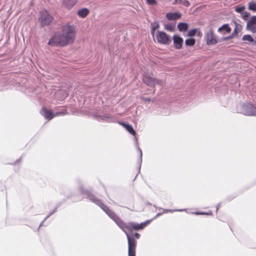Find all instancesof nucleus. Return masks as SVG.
I'll list each match as a JSON object with an SVG mask.
<instances>
[{
	"label": "nucleus",
	"mask_w": 256,
	"mask_h": 256,
	"mask_svg": "<svg viewBox=\"0 0 256 256\" xmlns=\"http://www.w3.org/2000/svg\"><path fill=\"white\" fill-rule=\"evenodd\" d=\"M151 221V220H146L140 224L135 222H125L123 221L120 228L126 234L128 245V256H136V242L133 236H130L126 231H132V230H138L143 229Z\"/></svg>",
	"instance_id": "nucleus-1"
},
{
	"label": "nucleus",
	"mask_w": 256,
	"mask_h": 256,
	"mask_svg": "<svg viewBox=\"0 0 256 256\" xmlns=\"http://www.w3.org/2000/svg\"><path fill=\"white\" fill-rule=\"evenodd\" d=\"M74 32L70 26H64L62 33L55 34L49 40L48 44L52 46H64L72 43L74 38Z\"/></svg>",
	"instance_id": "nucleus-2"
},
{
	"label": "nucleus",
	"mask_w": 256,
	"mask_h": 256,
	"mask_svg": "<svg viewBox=\"0 0 256 256\" xmlns=\"http://www.w3.org/2000/svg\"><path fill=\"white\" fill-rule=\"evenodd\" d=\"M74 32L70 26H64L62 33L55 34L49 40L48 44L52 46H64L72 43L74 38Z\"/></svg>",
	"instance_id": "nucleus-3"
},
{
	"label": "nucleus",
	"mask_w": 256,
	"mask_h": 256,
	"mask_svg": "<svg viewBox=\"0 0 256 256\" xmlns=\"http://www.w3.org/2000/svg\"><path fill=\"white\" fill-rule=\"evenodd\" d=\"M86 195L90 200L98 206L116 223L118 227L120 228L123 220L120 218L114 212L102 204L100 200L98 199L94 196L88 192H86Z\"/></svg>",
	"instance_id": "nucleus-4"
},
{
	"label": "nucleus",
	"mask_w": 256,
	"mask_h": 256,
	"mask_svg": "<svg viewBox=\"0 0 256 256\" xmlns=\"http://www.w3.org/2000/svg\"><path fill=\"white\" fill-rule=\"evenodd\" d=\"M154 40H156L157 42L162 44H168L170 42V38L166 32L157 30L154 34Z\"/></svg>",
	"instance_id": "nucleus-5"
},
{
	"label": "nucleus",
	"mask_w": 256,
	"mask_h": 256,
	"mask_svg": "<svg viewBox=\"0 0 256 256\" xmlns=\"http://www.w3.org/2000/svg\"><path fill=\"white\" fill-rule=\"evenodd\" d=\"M40 114L46 119L50 120L54 116L65 115L66 114V112L65 111H62L54 113L51 110H48L46 108H44L40 110Z\"/></svg>",
	"instance_id": "nucleus-6"
},
{
	"label": "nucleus",
	"mask_w": 256,
	"mask_h": 256,
	"mask_svg": "<svg viewBox=\"0 0 256 256\" xmlns=\"http://www.w3.org/2000/svg\"><path fill=\"white\" fill-rule=\"evenodd\" d=\"M240 112L247 116H256V106H254L250 104H244Z\"/></svg>",
	"instance_id": "nucleus-7"
},
{
	"label": "nucleus",
	"mask_w": 256,
	"mask_h": 256,
	"mask_svg": "<svg viewBox=\"0 0 256 256\" xmlns=\"http://www.w3.org/2000/svg\"><path fill=\"white\" fill-rule=\"evenodd\" d=\"M40 21L42 26H48L52 20V17L46 10L40 12Z\"/></svg>",
	"instance_id": "nucleus-8"
},
{
	"label": "nucleus",
	"mask_w": 256,
	"mask_h": 256,
	"mask_svg": "<svg viewBox=\"0 0 256 256\" xmlns=\"http://www.w3.org/2000/svg\"><path fill=\"white\" fill-rule=\"evenodd\" d=\"M143 80L147 85L150 86H155L156 85H162L163 83L162 80L155 79L152 76L145 75L144 76Z\"/></svg>",
	"instance_id": "nucleus-9"
},
{
	"label": "nucleus",
	"mask_w": 256,
	"mask_h": 256,
	"mask_svg": "<svg viewBox=\"0 0 256 256\" xmlns=\"http://www.w3.org/2000/svg\"><path fill=\"white\" fill-rule=\"evenodd\" d=\"M206 39L208 45L216 44L218 42L214 34L212 28H210L206 34Z\"/></svg>",
	"instance_id": "nucleus-10"
},
{
	"label": "nucleus",
	"mask_w": 256,
	"mask_h": 256,
	"mask_svg": "<svg viewBox=\"0 0 256 256\" xmlns=\"http://www.w3.org/2000/svg\"><path fill=\"white\" fill-rule=\"evenodd\" d=\"M256 16H252L248 22L246 29L253 33L256 32Z\"/></svg>",
	"instance_id": "nucleus-11"
},
{
	"label": "nucleus",
	"mask_w": 256,
	"mask_h": 256,
	"mask_svg": "<svg viewBox=\"0 0 256 256\" xmlns=\"http://www.w3.org/2000/svg\"><path fill=\"white\" fill-rule=\"evenodd\" d=\"M174 44L176 49H180L182 47L183 39L178 36L175 35L173 36Z\"/></svg>",
	"instance_id": "nucleus-12"
},
{
	"label": "nucleus",
	"mask_w": 256,
	"mask_h": 256,
	"mask_svg": "<svg viewBox=\"0 0 256 256\" xmlns=\"http://www.w3.org/2000/svg\"><path fill=\"white\" fill-rule=\"evenodd\" d=\"M77 2V0H62V6L67 9L72 8Z\"/></svg>",
	"instance_id": "nucleus-13"
},
{
	"label": "nucleus",
	"mask_w": 256,
	"mask_h": 256,
	"mask_svg": "<svg viewBox=\"0 0 256 256\" xmlns=\"http://www.w3.org/2000/svg\"><path fill=\"white\" fill-rule=\"evenodd\" d=\"M181 16V14L179 12H175V13H167L166 14V17L168 20H176L178 19Z\"/></svg>",
	"instance_id": "nucleus-14"
},
{
	"label": "nucleus",
	"mask_w": 256,
	"mask_h": 256,
	"mask_svg": "<svg viewBox=\"0 0 256 256\" xmlns=\"http://www.w3.org/2000/svg\"><path fill=\"white\" fill-rule=\"evenodd\" d=\"M120 124L124 126V127L132 134L135 136L136 134V132L134 130L132 126L131 125L126 124L124 122H120Z\"/></svg>",
	"instance_id": "nucleus-15"
},
{
	"label": "nucleus",
	"mask_w": 256,
	"mask_h": 256,
	"mask_svg": "<svg viewBox=\"0 0 256 256\" xmlns=\"http://www.w3.org/2000/svg\"><path fill=\"white\" fill-rule=\"evenodd\" d=\"M160 26V24L158 22H154L151 24V34L153 38H154V34H156V30Z\"/></svg>",
	"instance_id": "nucleus-16"
},
{
	"label": "nucleus",
	"mask_w": 256,
	"mask_h": 256,
	"mask_svg": "<svg viewBox=\"0 0 256 256\" xmlns=\"http://www.w3.org/2000/svg\"><path fill=\"white\" fill-rule=\"evenodd\" d=\"M89 13V10L86 8H84L78 12V16L80 18H85Z\"/></svg>",
	"instance_id": "nucleus-17"
},
{
	"label": "nucleus",
	"mask_w": 256,
	"mask_h": 256,
	"mask_svg": "<svg viewBox=\"0 0 256 256\" xmlns=\"http://www.w3.org/2000/svg\"><path fill=\"white\" fill-rule=\"evenodd\" d=\"M178 28L180 32H186L188 28V24L184 22H180L178 24Z\"/></svg>",
	"instance_id": "nucleus-18"
},
{
	"label": "nucleus",
	"mask_w": 256,
	"mask_h": 256,
	"mask_svg": "<svg viewBox=\"0 0 256 256\" xmlns=\"http://www.w3.org/2000/svg\"><path fill=\"white\" fill-rule=\"evenodd\" d=\"M223 30H225L226 32L228 33L230 32L231 29L228 26V24H224L222 26L220 27L218 29V32H222Z\"/></svg>",
	"instance_id": "nucleus-19"
},
{
	"label": "nucleus",
	"mask_w": 256,
	"mask_h": 256,
	"mask_svg": "<svg viewBox=\"0 0 256 256\" xmlns=\"http://www.w3.org/2000/svg\"><path fill=\"white\" fill-rule=\"evenodd\" d=\"M99 120H104L107 122H112L114 121V119L108 114H104V116H100L99 118Z\"/></svg>",
	"instance_id": "nucleus-20"
},
{
	"label": "nucleus",
	"mask_w": 256,
	"mask_h": 256,
	"mask_svg": "<svg viewBox=\"0 0 256 256\" xmlns=\"http://www.w3.org/2000/svg\"><path fill=\"white\" fill-rule=\"evenodd\" d=\"M248 9L254 12H256V2H251L248 4Z\"/></svg>",
	"instance_id": "nucleus-21"
},
{
	"label": "nucleus",
	"mask_w": 256,
	"mask_h": 256,
	"mask_svg": "<svg viewBox=\"0 0 256 256\" xmlns=\"http://www.w3.org/2000/svg\"><path fill=\"white\" fill-rule=\"evenodd\" d=\"M242 40L248 41L249 42H253L254 41L253 38L249 34H245L242 38Z\"/></svg>",
	"instance_id": "nucleus-22"
},
{
	"label": "nucleus",
	"mask_w": 256,
	"mask_h": 256,
	"mask_svg": "<svg viewBox=\"0 0 256 256\" xmlns=\"http://www.w3.org/2000/svg\"><path fill=\"white\" fill-rule=\"evenodd\" d=\"M195 40L194 38L187 39L185 41V44L188 46H192L195 44Z\"/></svg>",
	"instance_id": "nucleus-23"
},
{
	"label": "nucleus",
	"mask_w": 256,
	"mask_h": 256,
	"mask_svg": "<svg viewBox=\"0 0 256 256\" xmlns=\"http://www.w3.org/2000/svg\"><path fill=\"white\" fill-rule=\"evenodd\" d=\"M135 140H136V148L140 152V162L141 164L142 162V151L141 149L138 146V140L136 137H135Z\"/></svg>",
	"instance_id": "nucleus-24"
},
{
	"label": "nucleus",
	"mask_w": 256,
	"mask_h": 256,
	"mask_svg": "<svg viewBox=\"0 0 256 256\" xmlns=\"http://www.w3.org/2000/svg\"><path fill=\"white\" fill-rule=\"evenodd\" d=\"M164 28L170 32H173L174 28V25L170 24H167L164 26Z\"/></svg>",
	"instance_id": "nucleus-25"
},
{
	"label": "nucleus",
	"mask_w": 256,
	"mask_h": 256,
	"mask_svg": "<svg viewBox=\"0 0 256 256\" xmlns=\"http://www.w3.org/2000/svg\"><path fill=\"white\" fill-rule=\"evenodd\" d=\"M197 32V30L196 28L192 29L188 31L187 35L190 36H195Z\"/></svg>",
	"instance_id": "nucleus-26"
},
{
	"label": "nucleus",
	"mask_w": 256,
	"mask_h": 256,
	"mask_svg": "<svg viewBox=\"0 0 256 256\" xmlns=\"http://www.w3.org/2000/svg\"><path fill=\"white\" fill-rule=\"evenodd\" d=\"M242 29V26L240 24H236V26L234 30V32L236 33H238Z\"/></svg>",
	"instance_id": "nucleus-27"
},
{
	"label": "nucleus",
	"mask_w": 256,
	"mask_h": 256,
	"mask_svg": "<svg viewBox=\"0 0 256 256\" xmlns=\"http://www.w3.org/2000/svg\"><path fill=\"white\" fill-rule=\"evenodd\" d=\"M184 210H168V209H164V212L162 213H167L168 212H182Z\"/></svg>",
	"instance_id": "nucleus-28"
},
{
	"label": "nucleus",
	"mask_w": 256,
	"mask_h": 256,
	"mask_svg": "<svg viewBox=\"0 0 256 256\" xmlns=\"http://www.w3.org/2000/svg\"><path fill=\"white\" fill-rule=\"evenodd\" d=\"M250 16V14L246 12H243V15L242 16V18H243L244 20H248V18Z\"/></svg>",
	"instance_id": "nucleus-29"
},
{
	"label": "nucleus",
	"mask_w": 256,
	"mask_h": 256,
	"mask_svg": "<svg viewBox=\"0 0 256 256\" xmlns=\"http://www.w3.org/2000/svg\"><path fill=\"white\" fill-rule=\"evenodd\" d=\"M244 8H245L244 6H240V7H236V8L235 10L237 12L241 13L244 10Z\"/></svg>",
	"instance_id": "nucleus-30"
},
{
	"label": "nucleus",
	"mask_w": 256,
	"mask_h": 256,
	"mask_svg": "<svg viewBox=\"0 0 256 256\" xmlns=\"http://www.w3.org/2000/svg\"><path fill=\"white\" fill-rule=\"evenodd\" d=\"M146 2L150 5H155L156 4V0H146Z\"/></svg>",
	"instance_id": "nucleus-31"
},
{
	"label": "nucleus",
	"mask_w": 256,
	"mask_h": 256,
	"mask_svg": "<svg viewBox=\"0 0 256 256\" xmlns=\"http://www.w3.org/2000/svg\"><path fill=\"white\" fill-rule=\"evenodd\" d=\"M182 4L186 6H189L190 5V3L188 1V0H182Z\"/></svg>",
	"instance_id": "nucleus-32"
},
{
	"label": "nucleus",
	"mask_w": 256,
	"mask_h": 256,
	"mask_svg": "<svg viewBox=\"0 0 256 256\" xmlns=\"http://www.w3.org/2000/svg\"><path fill=\"white\" fill-rule=\"evenodd\" d=\"M55 211H56V210H54V211L52 212H50V214H48V215L47 216L44 218V220H43V222H41V224H40V226H41L42 224L44 223V221L46 218H48L52 214L55 212Z\"/></svg>",
	"instance_id": "nucleus-33"
},
{
	"label": "nucleus",
	"mask_w": 256,
	"mask_h": 256,
	"mask_svg": "<svg viewBox=\"0 0 256 256\" xmlns=\"http://www.w3.org/2000/svg\"><path fill=\"white\" fill-rule=\"evenodd\" d=\"M183 0H175L174 4H182Z\"/></svg>",
	"instance_id": "nucleus-34"
},
{
	"label": "nucleus",
	"mask_w": 256,
	"mask_h": 256,
	"mask_svg": "<svg viewBox=\"0 0 256 256\" xmlns=\"http://www.w3.org/2000/svg\"><path fill=\"white\" fill-rule=\"evenodd\" d=\"M196 214H212V212H210V213H205V212H198L196 213Z\"/></svg>",
	"instance_id": "nucleus-35"
},
{
	"label": "nucleus",
	"mask_w": 256,
	"mask_h": 256,
	"mask_svg": "<svg viewBox=\"0 0 256 256\" xmlns=\"http://www.w3.org/2000/svg\"><path fill=\"white\" fill-rule=\"evenodd\" d=\"M134 236L136 237V238L139 239L140 238V234L136 232L134 234Z\"/></svg>",
	"instance_id": "nucleus-36"
},
{
	"label": "nucleus",
	"mask_w": 256,
	"mask_h": 256,
	"mask_svg": "<svg viewBox=\"0 0 256 256\" xmlns=\"http://www.w3.org/2000/svg\"><path fill=\"white\" fill-rule=\"evenodd\" d=\"M220 204H218L217 205L216 208V211H218V208H220Z\"/></svg>",
	"instance_id": "nucleus-37"
},
{
	"label": "nucleus",
	"mask_w": 256,
	"mask_h": 256,
	"mask_svg": "<svg viewBox=\"0 0 256 256\" xmlns=\"http://www.w3.org/2000/svg\"><path fill=\"white\" fill-rule=\"evenodd\" d=\"M162 213H159V214H158L157 215L155 216V218H156L158 217V216H160L162 214Z\"/></svg>",
	"instance_id": "nucleus-38"
},
{
	"label": "nucleus",
	"mask_w": 256,
	"mask_h": 256,
	"mask_svg": "<svg viewBox=\"0 0 256 256\" xmlns=\"http://www.w3.org/2000/svg\"><path fill=\"white\" fill-rule=\"evenodd\" d=\"M145 100H146V101H148V102L150 101V99L149 98H146L145 99Z\"/></svg>",
	"instance_id": "nucleus-39"
},
{
	"label": "nucleus",
	"mask_w": 256,
	"mask_h": 256,
	"mask_svg": "<svg viewBox=\"0 0 256 256\" xmlns=\"http://www.w3.org/2000/svg\"><path fill=\"white\" fill-rule=\"evenodd\" d=\"M255 42H256V41Z\"/></svg>",
	"instance_id": "nucleus-40"
}]
</instances>
